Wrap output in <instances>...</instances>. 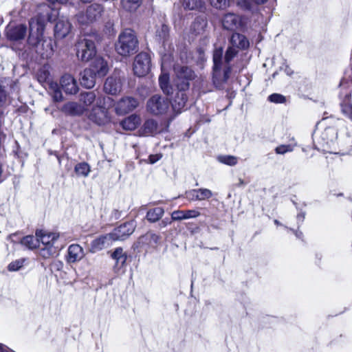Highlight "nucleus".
I'll list each match as a JSON object with an SVG mask.
<instances>
[{"label": "nucleus", "instance_id": "nucleus-37", "mask_svg": "<svg viewBox=\"0 0 352 352\" xmlns=\"http://www.w3.org/2000/svg\"><path fill=\"white\" fill-rule=\"evenodd\" d=\"M96 95L94 91L84 92L80 94V100L87 107L90 106L96 100Z\"/></svg>", "mask_w": 352, "mask_h": 352}, {"label": "nucleus", "instance_id": "nucleus-22", "mask_svg": "<svg viewBox=\"0 0 352 352\" xmlns=\"http://www.w3.org/2000/svg\"><path fill=\"white\" fill-rule=\"evenodd\" d=\"M89 69L98 77L104 76L109 70L107 63L101 57L96 58Z\"/></svg>", "mask_w": 352, "mask_h": 352}, {"label": "nucleus", "instance_id": "nucleus-7", "mask_svg": "<svg viewBox=\"0 0 352 352\" xmlns=\"http://www.w3.org/2000/svg\"><path fill=\"white\" fill-rule=\"evenodd\" d=\"M103 12V7L100 4L94 3L89 6L85 13L78 14L77 21L82 25H87L100 19Z\"/></svg>", "mask_w": 352, "mask_h": 352}, {"label": "nucleus", "instance_id": "nucleus-18", "mask_svg": "<svg viewBox=\"0 0 352 352\" xmlns=\"http://www.w3.org/2000/svg\"><path fill=\"white\" fill-rule=\"evenodd\" d=\"M26 34V27L23 25L14 26L8 25L6 28V36L11 41L23 39Z\"/></svg>", "mask_w": 352, "mask_h": 352}, {"label": "nucleus", "instance_id": "nucleus-56", "mask_svg": "<svg viewBox=\"0 0 352 352\" xmlns=\"http://www.w3.org/2000/svg\"><path fill=\"white\" fill-rule=\"evenodd\" d=\"M267 0H254L255 3L257 4H262L267 1Z\"/></svg>", "mask_w": 352, "mask_h": 352}, {"label": "nucleus", "instance_id": "nucleus-52", "mask_svg": "<svg viewBox=\"0 0 352 352\" xmlns=\"http://www.w3.org/2000/svg\"><path fill=\"white\" fill-rule=\"evenodd\" d=\"M162 34H161L160 33L159 34V36L164 38H165L166 36L167 33H168V27L166 25H162Z\"/></svg>", "mask_w": 352, "mask_h": 352}, {"label": "nucleus", "instance_id": "nucleus-42", "mask_svg": "<svg viewBox=\"0 0 352 352\" xmlns=\"http://www.w3.org/2000/svg\"><path fill=\"white\" fill-rule=\"evenodd\" d=\"M197 192L199 195V201L208 199L212 196L211 190L207 188L197 189Z\"/></svg>", "mask_w": 352, "mask_h": 352}, {"label": "nucleus", "instance_id": "nucleus-9", "mask_svg": "<svg viewBox=\"0 0 352 352\" xmlns=\"http://www.w3.org/2000/svg\"><path fill=\"white\" fill-rule=\"evenodd\" d=\"M176 74V85L178 89H188L189 80L194 78L193 71L186 66L177 65L174 68Z\"/></svg>", "mask_w": 352, "mask_h": 352}, {"label": "nucleus", "instance_id": "nucleus-2", "mask_svg": "<svg viewBox=\"0 0 352 352\" xmlns=\"http://www.w3.org/2000/svg\"><path fill=\"white\" fill-rule=\"evenodd\" d=\"M36 236L43 245V248L40 250V255L45 258L58 255L59 250L63 248L58 233L41 230L36 232Z\"/></svg>", "mask_w": 352, "mask_h": 352}, {"label": "nucleus", "instance_id": "nucleus-23", "mask_svg": "<svg viewBox=\"0 0 352 352\" xmlns=\"http://www.w3.org/2000/svg\"><path fill=\"white\" fill-rule=\"evenodd\" d=\"M200 215L197 210H175L171 214L173 221H182L189 219L197 218Z\"/></svg>", "mask_w": 352, "mask_h": 352}, {"label": "nucleus", "instance_id": "nucleus-38", "mask_svg": "<svg viewBox=\"0 0 352 352\" xmlns=\"http://www.w3.org/2000/svg\"><path fill=\"white\" fill-rule=\"evenodd\" d=\"M39 240H38V238L34 239L33 236L28 235L25 237H23L21 241V243L23 245H25L29 249H34L38 247Z\"/></svg>", "mask_w": 352, "mask_h": 352}, {"label": "nucleus", "instance_id": "nucleus-60", "mask_svg": "<svg viewBox=\"0 0 352 352\" xmlns=\"http://www.w3.org/2000/svg\"><path fill=\"white\" fill-rule=\"evenodd\" d=\"M274 223H275V224H276V225H278H278H280V223L278 222V220H274Z\"/></svg>", "mask_w": 352, "mask_h": 352}, {"label": "nucleus", "instance_id": "nucleus-46", "mask_svg": "<svg viewBox=\"0 0 352 352\" xmlns=\"http://www.w3.org/2000/svg\"><path fill=\"white\" fill-rule=\"evenodd\" d=\"M205 25L206 23L204 21H200L199 20H197L192 23V28L197 34H199L204 30Z\"/></svg>", "mask_w": 352, "mask_h": 352}, {"label": "nucleus", "instance_id": "nucleus-13", "mask_svg": "<svg viewBox=\"0 0 352 352\" xmlns=\"http://www.w3.org/2000/svg\"><path fill=\"white\" fill-rule=\"evenodd\" d=\"M135 230V223L133 221L126 222L115 228L110 232L114 241L124 240Z\"/></svg>", "mask_w": 352, "mask_h": 352}, {"label": "nucleus", "instance_id": "nucleus-34", "mask_svg": "<svg viewBox=\"0 0 352 352\" xmlns=\"http://www.w3.org/2000/svg\"><path fill=\"white\" fill-rule=\"evenodd\" d=\"M74 171L78 176L87 177L91 171V168L87 163L80 162L75 166Z\"/></svg>", "mask_w": 352, "mask_h": 352}, {"label": "nucleus", "instance_id": "nucleus-48", "mask_svg": "<svg viewBox=\"0 0 352 352\" xmlns=\"http://www.w3.org/2000/svg\"><path fill=\"white\" fill-rule=\"evenodd\" d=\"M101 100L102 101V107H106V109H109V107H112L113 105V100L109 96L104 97L102 99L98 98L97 100Z\"/></svg>", "mask_w": 352, "mask_h": 352}, {"label": "nucleus", "instance_id": "nucleus-24", "mask_svg": "<svg viewBox=\"0 0 352 352\" xmlns=\"http://www.w3.org/2000/svg\"><path fill=\"white\" fill-rule=\"evenodd\" d=\"M178 89L179 91L176 94V96L172 103V107L175 112L180 113L184 109L188 98L186 93L184 92L186 89Z\"/></svg>", "mask_w": 352, "mask_h": 352}, {"label": "nucleus", "instance_id": "nucleus-59", "mask_svg": "<svg viewBox=\"0 0 352 352\" xmlns=\"http://www.w3.org/2000/svg\"><path fill=\"white\" fill-rule=\"evenodd\" d=\"M245 7L248 9L250 8V6L249 3L245 4Z\"/></svg>", "mask_w": 352, "mask_h": 352}, {"label": "nucleus", "instance_id": "nucleus-25", "mask_svg": "<svg viewBox=\"0 0 352 352\" xmlns=\"http://www.w3.org/2000/svg\"><path fill=\"white\" fill-rule=\"evenodd\" d=\"M141 123V118L136 114H132L124 118L120 123L122 127L124 130L133 131Z\"/></svg>", "mask_w": 352, "mask_h": 352}, {"label": "nucleus", "instance_id": "nucleus-1", "mask_svg": "<svg viewBox=\"0 0 352 352\" xmlns=\"http://www.w3.org/2000/svg\"><path fill=\"white\" fill-rule=\"evenodd\" d=\"M45 16L38 15L30 21V34L28 43L36 48V52L43 56L47 57L52 52L50 42L44 39Z\"/></svg>", "mask_w": 352, "mask_h": 352}, {"label": "nucleus", "instance_id": "nucleus-19", "mask_svg": "<svg viewBox=\"0 0 352 352\" xmlns=\"http://www.w3.org/2000/svg\"><path fill=\"white\" fill-rule=\"evenodd\" d=\"M85 256L83 248L78 244H72L67 250V262L74 263L80 261Z\"/></svg>", "mask_w": 352, "mask_h": 352}, {"label": "nucleus", "instance_id": "nucleus-49", "mask_svg": "<svg viewBox=\"0 0 352 352\" xmlns=\"http://www.w3.org/2000/svg\"><path fill=\"white\" fill-rule=\"evenodd\" d=\"M49 78V73L45 70H41L38 75V80L41 82H47V79Z\"/></svg>", "mask_w": 352, "mask_h": 352}, {"label": "nucleus", "instance_id": "nucleus-14", "mask_svg": "<svg viewBox=\"0 0 352 352\" xmlns=\"http://www.w3.org/2000/svg\"><path fill=\"white\" fill-rule=\"evenodd\" d=\"M113 242L114 241L110 233L101 235L91 241L89 250L95 253L111 245Z\"/></svg>", "mask_w": 352, "mask_h": 352}, {"label": "nucleus", "instance_id": "nucleus-11", "mask_svg": "<svg viewBox=\"0 0 352 352\" xmlns=\"http://www.w3.org/2000/svg\"><path fill=\"white\" fill-rule=\"evenodd\" d=\"M89 118L98 125L105 124L110 120L106 107H102V101L100 100L96 101V106L92 109Z\"/></svg>", "mask_w": 352, "mask_h": 352}, {"label": "nucleus", "instance_id": "nucleus-30", "mask_svg": "<svg viewBox=\"0 0 352 352\" xmlns=\"http://www.w3.org/2000/svg\"><path fill=\"white\" fill-rule=\"evenodd\" d=\"M230 43L232 46L235 47L236 50L237 48L245 49L249 46V41L246 37L238 33L232 34Z\"/></svg>", "mask_w": 352, "mask_h": 352}, {"label": "nucleus", "instance_id": "nucleus-54", "mask_svg": "<svg viewBox=\"0 0 352 352\" xmlns=\"http://www.w3.org/2000/svg\"><path fill=\"white\" fill-rule=\"evenodd\" d=\"M0 352H9L8 349L3 345L2 344H0Z\"/></svg>", "mask_w": 352, "mask_h": 352}, {"label": "nucleus", "instance_id": "nucleus-20", "mask_svg": "<svg viewBox=\"0 0 352 352\" xmlns=\"http://www.w3.org/2000/svg\"><path fill=\"white\" fill-rule=\"evenodd\" d=\"M60 85L66 94H75L78 91L76 80L69 74L64 75L60 79Z\"/></svg>", "mask_w": 352, "mask_h": 352}, {"label": "nucleus", "instance_id": "nucleus-41", "mask_svg": "<svg viewBox=\"0 0 352 352\" xmlns=\"http://www.w3.org/2000/svg\"><path fill=\"white\" fill-rule=\"evenodd\" d=\"M233 0H210L212 6L219 9H223L230 6Z\"/></svg>", "mask_w": 352, "mask_h": 352}, {"label": "nucleus", "instance_id": "nucleus-33", "mask_svg": "<svg viewBox=\"0 0 352 352\" xmlns=\"http://www.w3.org/2000/svg\"><path fill=\"white\" fill-rule=\"evenodd\" d=\"M164 212V211L162 208H155L148 211L146 217L149 221L155 222L163 216Z\"/></svg>", "mask_w": 352, "mask_h": 352}, {"label": "nucleus", "instance_id": "nucleus-4", "mask_svg": "<svg viewBox=\"0 0 352 352\" xmlns=\"http://www.w3.org/2000/svg\"><path fill=\"white\" fill-rule=\"evenodd\" d=\"M169 100L161 95L152 96L146 102V111L153 116H162L166 114L170 109Z\"/></svg>", "mask_w": 352, "mask_h": 352}, {"label": "nucleus", "instance_id": "nucleus-39", "mask_svg": "<svg viewBox=\"0 0 352 352\" xmlns=\"http://www.w3.org/2000/svg\"><path fill=\"white\" fill-rule=\"evenodd\" d=\"M26 259L24 258L16 259L8 265L10 272H16L21 270L25 265Z\"/></svg>", "mask_w": 352, "mask_h": 352}, {"label": "nucleus", "instance_id": "nucleus-32", "mask_svg": "<svg viewBox=\"0 0 352 352\" xmlns=\"http://www.w3.org/2000/svg\"><path fill=\"white\" fill-rule=\"evenodd\" d=\"M159 83L164 94L169 95L173 93V88L169 85V76L164 72H162V74L159 77Z\"/></svg>", "mask_w": 352, "mask_h": 352}, {"label": "nucleus", "instance_id": "nucleus-10", "mask_svg": "<svg viewBox=\"0 0 352 352\" xmlns=\"http://www.w3.org/2000/svg\"><path fill=\"white\" fill-rule=\"evenodd\" d=\"M151 58L147 53L141 52L138 54L133 62V72L138 76L146 75L151 69Z\"/></svg>", "mask_w": 352, "mask_h": 352}, {"label": "nucleus", "instance_id": "nucleus-44", "mask_svg": "<svg viewBox=\"0 0 352 352\" xmlns=\"http://www.w3.org/2000/svg\"><path fill=\"white\" fill-rule=\"evenodd\" d=\"M238 52V50L232 47V46H230L228 48L226 52V55H225V60H226V62L227 63H229L232 59L236 55Z\"/></svg>", "mask_w": 352, "mask_h": 352}, {"label": "nucleus", "instance_id": "nucleus-29", "mask_svg": "<svg viewBox=\"0 0 352 352\" xmlns=\"http://www.w3.org/2000/svg\"><path fill=\"white\" fill-rule=\"evenodd\" d=\"M158 131V126L157 122L153 119L146 120L140 129V133L142 135H153Z\"/></svg>", "mask_w": 352, "mask_h": 352}, {"label": "nucleus", "instance_id": "nucleus-8", "mask_svg": "<svg viewBox=\"0 0 352 352\" xmlns=\"http://www.w3.org/2000/svg\"><path fill=\"white\" fill-rule=\"evenodd\" d=\"M223 55V49L221 47L217 48L214 50L213 53V81L215 85L220 84L221 82H226L229 78V74L230 72V68L228 67L223 72V76L222 79H220L221 76V58Z\"/></svg>", "mask_w": 352, "mask_h": 352}, {"label": "nucleus", "instance_id": "nucleus-50", "mask_svg": "<svg viewBox=\"0 0 352 352\" xmlns=\"http://www.w3.org/2000/svg\"><path fill=\"white\" fill-rule=\"evenodd\" d=\"M6 98L7 95L5 90L0 86V106L6 102Z\"/></svg>", "mask_w": 352, "mask_h": 352}, {"label": "nucleus", "instance_id": "nucleus-40", "mask_svg": "<svg viewBox=\"0 0 352 352\" xmlns=\"http://www.w3.org/2000/svg\"><path fill=\"white\" fill-rule=\"evenodd\" d=\"M217 160L219 162L228 166H234L238 162L237 157L233 155H219Z\"/></svg>", "mask_w": 352, "mask_h": 352}, {"label": "nucleus", "instance_id": "nucleus-26", "mask_svg": "<svg viewBox=\"0 0 352 352\" xmlns=\"http://www.w3.org/2000/svg\"><path fill=\"white\" fill-rule=\"evenodd\" d=\"M85 111V107H82L76 102H67L62 107L63 112L71 116H80Z\"/></svg>", "mask_w": 352, "mask_h": 352}, {"label": "nucleus", "instance_id": "nucleus-51", "mask_svg": "<svg viewBox=\"0 0 352 352\" xmlns=\"http://www.w3.org/2000/svg\"><path fill=\"white\" fill-rule=\"evenodd\" d=\"M161 157H162L161 155H151L149 156V158H148L149 162L151 164H154L156 162H157L158 160H160Z\"/></svg>", "mask_w": 352, "mask_h": 352}, {"label": "nucleus", "instance_id": "nucleus-21", "mask_svg": "<svg viewBox=\"0 0 352 352\" xmlns=\"http://www.w3.org/2000/svg\"><path fill=\"white\" fill-rule=\"evenodd\" d=\"M222 25L225 29L235 30L241 25L240 16L233 13H228L222 19Z\"/></svg>", "mask_w": 352, "mask_h": 352}, {"label": "nucleus", "instance_id": "nucleus-3", "mask_svg": "<svg viewBox=\"0 0 352 352\" xmlns=\"http://www.w3.org/2000/svg\"><path fill=\"white\" fill-rule=\"evenodd\" d=\"M138 46V41L134 31L126 29L120 34L115 47L118 54L127 56L135 53Z\"/></svg>", "mask_w": 352, "mask_h": 352}, {"label": "nucleus", "instance_id": "nucleus-45", "mask_svg": "<svg viewBox=\"0 0 352 352\" xmlns=\"http://www.w3.org/2000/svg\"><path fill=\"white\" fill-rule=\"evenodd\" d=\"M268 100L274 103H284L285 102V97L280 94H273L269 96Z\"/></svg>", "mask_w": 352, "mask_h": 352}, {"label": "nucleus", "instance_id": "nucleus-31", "mask_svg": "<svg viewBox=\"0 0 352 352\" xmlns=\"http://www.w3.org/2000/svg\"><path fill=\"white\" fill-rule=\"evenodd\" d=\"M48 91L56 101L62 100V93L57 82L49 80L47 82Z\"/></svg>", "mask_w": 352, "mask_h": 352}, {"label": "nucleus", "instance_id": "nucleus-27", "mask_svg": "<svg viewBox=\"0 0 352 352\" xmlns=\"http://www.w3.org/2000/svg\"><path fill=\"white\" fill-rule=\"evenodd\" d=\"M81 75L80 83L83 87L91 89L95 85L97 75L92 70L85 69Z\"/></svg>", "mask_w": 352, "mask_h": 352}, {"label": "nucleus", "instance_id": "nucleus-5", "mask_svg": "<svg viewBox=\"0 0 352 352\" xmlns=\"http://www.w3.org/2000/svg\"><path fill=\"white\" fill-rule=\"evenodd\" d=\"M338 138L337 129L334 127L326 128L316 138L315 140L316 146L318 150H321L326 153H331V148L335 145Z\"/></svg>", "mask_w": 352, "mask_h": 352}, {"label": "nucleus", "instance_id": "nucleus-6", "mask_svg": "<svg viewBox=\"0 0 352 352\" xmlns=\"http://www.w3.org/2000/svg\"><path fill=\"white\" fill-rule=\"evenodd\" d=\"M96 54L94 42L89 38H83L76 43V55L79 60L87 62Z\"/></svg>", "mask_w": 352, "mask_h": 352}, {"label": "nucleus", "instance_id": "nucleus-61", "mask_svg": "<svg viewBox=\"0 0 352 352\" xmlns=\"http://www.w3.org/2000/svg\"><path fill=\"white\" fill-rule=\"evenodd\" d=\"M163 224H164V226H166L167 223H166L164 221H162Z\"/></svg>", "mask_w": 352, "mask_h": 352}, {"label": "nucleus", "instance_id": "nucleus-36", "mask_svg": "<svg viewBox=\"0 0 352 352\" xmlns=\"http://www.w3.org/2000/svg\"><path fill=\"white\" fill-rule=\"evenodd\" d=\"M142 0H121L124 9L132 12L136 10L141 5Z\"/></svg>", "mask_w": 352, "mask_h": 352}, {"label": "nucleus", "instance_id": "nucleus-28", "mask_svg": "<svg viewBox=\"0 0 352 352\" xmlns=\"http://www.w3.org/2000/svg\"><path fill=\"white\" fill-rule=\"evenodd\" d=\"M71 25L67 20H58L55 25V36L57 38H63L70 32Z\"/></svg>", "mask_w": 352, "mask_h": 352}, {"label": "nucleus", "instance_id": "nucleus-15", "mask_svg": "<svg viewBox=\"0 0 352 352\" xmlns=\"http://www.w3.org/2000/svg\"><path fill=\"white\" fill-rule=\"evenodd\" d=\"M122 85V80L120 77L115 76H110L104 82V90L109 94L116 95L120 92Z\"/></svg>", "mask_w": 352, "mask_h": 352}, {"label": "nucleus", "instance_id": "nucleus-55", "mask_svg": "<svg viewBox=\"0 0 352 352\" xmlns=\"http://www.w3.org/2000/svg\"><path fill=\"white\" fill-rule=\"evenodd\" d=\"M304 218H305V214H301L300 213V214H298V216H297L298 220L301 221H303Z\"/></svg>", "mask_w": 352, "mask_h": 352}, {"label": "nucleus", "instance_id": "nucleus-58", "mask_svg": "<svg viewBox=\"0 0 352 352\" xmlns=\"http://www.w3.org/2000/svg\"><path fill=\"white\" fill-rule=\"evenodd\" d=\"M295 234L297 237L300 238L302 235V233L301 232H295Z\"/></svg>", "mask_w": 352, "mask_h": 352}, {"label": "nucleus", "instance_id": "nucleus-47", "mask_svg": "<svg viewBox=\"0 0 352 352\" xmlns=\"http://www.w3.org/2000/svg\"><path fill=\"white\" fill-rule=\"evenodd\" d=\"M186 198L190 201H199L197 189H193L186 192Z\"/></svg>", "mask_w": 352, "mask_h": 352}, {"label": "nucleus", "instance_id": "nucleus-12", "mask_svg": "<svg viewBox=\"0 0 352 352\" xmlns=\"http://www.w3.org/2000/svg\"><path fill=\"white\" fill-rule=\"evenodd\" d=\"M139 104L138 100L133 97H124L121 98L116 106L117 114L123 115L134 110Z\"/></svg>", "mask_w": 352, "mask_h": 352}, {"label": "nucleus", "instance_id": "nucleus-43", "mask_svg": "<svg viewBox=\"0 0 352 352\" xmlns=\"http://www.w3.org/2000/svg\"><path fill=\"white\" fill-rule=\"evenodd\" d=\"M294 149L293 146L290 144H282L280 146H278L275 148V152L276 154L279 155H283L287 152H292Z\"/></svg>", "mask_w": 352, "mask_h": 352}, {"label": "nucleus", "instance_id": "nucleus-57", "mask_svg": "<svg viewBox=\"0 0 352 352\" xmlns=\"http://www.w3.org/2000/svg\"><path fill=\"white\" fill-rule=\"evenodd\" d=\"M56 1L60 3H66L68 1V0H56Z\"/></svg>", "mask_w": 352, "mask_h": 352}, {"label": "nucleus", "instance_id": "nucleus-53", "mask_svg": "<svg viewBox=\"0 0 352 352\" xmlns=\"http://www.w3.org/2000/svg\"><path fill=\"white\" fill-rule=\"evenodd\" d=\"M54 265L57 267L58 270L62 268L63 265V263L60 261H56L54 263Z\"/></svg>", "mask_w": 352, "mask_h": 352}, {"label": "nucleus", "instance_id": "nucleus-16", "mask_svg": "<svg viewBox=\"0 0 352 352\" xmlns=\"http://www.w3.org/2000/svg\"><path fill=\"white\" fill-rule=\"evenodd\" d=\"M111 257L115 260L116 263L114 265L115 272L117 274L124 272V267L125 266L127 256L124 252L123 249L121 248H116L111 254Z\"/></svg>", "mask_w": 352, "mask_h": 352}, {"label": "nucleus", "instance_id": "nucleus-17", "mask_svg": "<svg viewBox=\"0 0 352 352\" xmlns=\"http://www.w3.org/2000/svg\"><path fill=\"white\" fill-rule=\"evenodd\" d=\"M350 96V90L342 89L340 94L342 112L352 120V104L351 103Z\"/></svg>", "mask_w": 352, "mask_h": 352}, {"label": "nucleus", "instance_id": "nucleus-35", "mask_svg": "<svg viewBox=\"0 0 352 352\" xmlns=\"http://www.w3.org/2000/svg\"><path fill=\"white\" fill-rule=\"evenodd\" d=\"M204 5L203 0H183L182 6L185 10H193L201 8Z\"/></svg>", "mask_w": 352, "mask_h": 352}]
</instances>
